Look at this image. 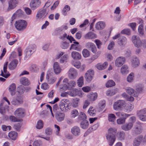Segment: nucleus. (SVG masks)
I'll use <instances>...</instances> for the list:
<instances>
[{"label": "nucleus", "instance_id": "39", "mask_svg": "<svg viewBox=\"0 0 146 146\" xmlns=\"http://www.w3.org/2000/svg\"><path fill=\"white\" fill-rule=\"evenodd\" d=\"M80 100L79 98H76L74 99L71 103L72 106L74 108L78 106Z\"/></svg>", "mask_w": 146, "mask_h": 146}, {"label": "nucleus", "instance_id": "19", "mask_svg": "<svg viewBox=\"0 0 146 146\" xmlns=\"http://www.w3.org/2000/svg\"><path fill=\"white\" fill-rule=\"evenodd\" d=\"M133 125V123L128 122V123L122 125L121 126V128L124 131H127L131 129Z\"/></svg>", "mask_w": 146, "mask_h": 146}, {"label": "nucleus", "instance_id": "1", "mask_svg": "<svg viewBox=\"0 0 146 146\" xmlns=\"http://www.w3.org/2000/svg\"><path fill=\"white\" fill-rule=\"evenodd\" d=\"M108 133L106 135L107 139L109 145H112L115 140V135L116 134L117 129L115 127H110L108 130Z\"/></svg>", "mask_w": 146, "mask_h": 146}, {"label": "nucleus", "instance_id": "18", "mask_svg": "<svg viewBox=\"0 0 146 146\" xmlns=\"http://www.w3.org/2000/svg\"><path fill=\"white\" fill-rule=\"evenodd\" d=\"M143 136L141 135L135 138L133 141V146H139L143 140Z\"/></svg>", "mask_w": 146, "mask_h": 146}, {"label": "nucleus", "instance_id": "4", "mask_svg": "<svg viewBox=\"0 0 146 146\" xmlns=\"http://www.w3.org/2000/svg\"><path fill=\"white\" fill-rule=\"evenodd\" d=\"M94 74V70L90 69L87 70L84 75V78L86 81L90 82L93 79Z\"/></svg>", "mask_w": 146, "mask_h": 146}, {"label": "nucleus", "instance_id": "61", "mask_svg": "<svg viewBox=\"0 0 146 146\" xmlns=\"http://www.w3.org/2000/svg\"><path fill=\"white\" fill-rule=\"evenodd\" d=\"M95 42L96 43L97 48L100 49L101 48V46L102 44V42L98 39H96L95 40Z\"/></svg>", "mask_w": 146, "mask_h": 146}, {"label": "nucleus", "instance_id": "63", "mask_svg": "<svg viewBox=\"0 0 146 146\" xmlns=\"http://www.w3.org/2000/svg\"><path fill=\"white\" fill-rule=\"evenodd\" d=\"M94 45L95 46L94 43L90 42H88L86 44V46L90 50H91V49L94 48Z\"/></svg>", "mask_w": 146, "mask_h": 146}, {"label": "nucleus", "instance_id": "12", "mask_svg": "<svg viewBox=\"0 0 146 146\" xmlns=\"http://www.w3.org/2000/svg\"><path fill=\"white\" fill-rule=\"evenodd\" d=\"M125 61V57H119L116 59L115 61V65L117 67H120L124 63Z\"/></svg>", "mask_w": 146, "mask_h": 146}, {"label": "nucleus", "instance_id": "29", "mask_svg": "<svg viewBox=\"0 0 146 146\" xmlns=\"http://www.w3.org/2000/svg\"><path fill=\"white\" fill-rule=\"evenodd\" d=\"M97 97L98 95L96 93L90 94L87 96L88 98L91 101H93L95 100Z\"/></svg>", "mask_w": 146, "mask_h": 146}, {"label": "nucleus", "instance_id": "38", "mask_svg": "<svg viewBox=\"0 0 146 146\" xmlns=\"http://www.w3.org/2000/svg\"><path fill=\"white\" fill-rule=\"evenodd\" d=\"M81 127L83 129H86L88 127L89 123L87 120H84L81 123Z\"/></svg>", "mask_w": 146, "mask_h": 146}, {"label": "nucleus", "instance_id": "52", "mask_svg": "<svg viewBox=\"0 0 146 146\" xmlns=\"http://www.w3.org/2000/svg\"><path fill=\"white\" fill-rule=\"evenodd\" d=\"M106 106V101L104 100L100 101L99 103L98 106L101 110H102Z\"/></svg>", "mask_w": 146, "mask_h": 146}, {"label": "nucleus", "instance_id": "21", "mask_svg": "<svg viewBox=\"0 0 146 146\" xmlns=\"http://www.w3.org/2000/svg\"><path fill=\"white\" fill-rule=\"evenodd\" d=\"M74 44H72L70 48V50L72 49L78 51L81 50V48L80 46L79 45V43L76 41L73 42Z\"/></svg>", "mask_w": 146, "mask_h": 146}, {"label": "nucleus", "instance_id": "7", "mask_svg": "<svg viewBox=\"0 0 146 146\" xmlns=\"http://www.w3.org/2000/svg\"><path fill=\"white\" fill-rule=\"evenodd\" d=\"M14 115L17 117L19 118H22L25 115V111L22 108H19L17 109L15 111Z\"/></svg>", "mask_w": 146, "mask_h": 146}, {"label": "nucleus", "instance_id": "35", "mask_svg": "<svg viewBox=\"0 0 146 146\" xmlns=\"http://www.w3.org/2000/svg\"><path fill=\"white\" fill-rule=\"evenodd\" d=\"M20 82L21 84L24 86L29 85L30 84L29 80L26 77L21 78L20 79Z\"/></svg>", "mask_w": 146, "mask_h": 146}, {"label": "nucleus", "instance_id": "20", "mask_svg": "<svg viewBox=\"0 0 146 146\" xmlns=\"http://www.w3.org/2000/svg\"><path fill=\"white\" fill-rule=\"evenodd\" d=\"M65 115L64 113L58 112L55 114V117L58 121H61L64 119Z\"/></svg>", "mask_w": 146, "mask_h": 146}, {"label": "nucleus", "instance_id": "9", "mask_svg": "<svg viewBox=\"0 0 146 146\" xmlns=\"http://www.w3.org/2000/svg\"><path fill=\"white\" fill-rule=\"evenodd\" d=\"M132 40L136 47L139 48L142 46V41L140 40L139 37L136 36H133L132 38Z\"/></svg>", "mask_w": 146, "mask_h": 146}, {"label": "nucleus", "instance_id": "62", "mask_svg": "<svg viewBox=\"0 0 146 146\" xmlns=\"http://www.w3.org/2000/svg\"><path fill=\"white\" fill-rule=\"evenodd\" d=\"M134 77V74L133 73H131L127 78V80L129 82H131L133 79Z\"/></svg>", "mask_w": 146, "mask_h": 146}, {"label": "nucleus", "instance_id": "44", "mask_svg": "<svg viewBox=\"0 0 146 146\" xmlns=\"http://www.w3.org/2000/svg\"><path fill=\"white\" fill-rule=\"evenodd\" d=\"M115 84V82L112 80H108L106 84V86L109 88L114 86Z\"/></svg>", "mask_w": 146, "mask_h": 146}, {"label": "nucleus", "instance_id": "27", "mask_svg": "<svg viewBox=\"0 0 146 146\" xmlns=\"http://www.w3.org/2000/svg\"><path fill=\"white\" fill-rule=\"evenodd\" d=\"M125 136V133L123 131H120L117 133V136L120 141L124 140Z\"/></svg>", "mask_w": 146, "mask_h": 146}, {"label": "nucleus", "instance_id": "48", "mask_svg": "<svg viewBox=\"0 0 146 146\" xmlns=\"http://www.w3.org/2000/svg\"><path fill=\"white\" fill-rule=\"evenodd\" d=\"M25 90V88L24 87L21 86L17 88V92L19 94H23Z\"/></svg>", "mask_w": 146, "mask_h": 146}, {"label": "nucleus", "instance_id": "50", "mask_svg": "<svg viewBox=\"0 0 146 146\" xmlns=\"http://www.w3.org/2000/svg\"><path fill=\"white\" fill-rule=\"evenodd\" d=\"M69 46V43L66 42H62L61 43L60 47L63 49H66Z\"/></svg>", "mask_w": 146, "mask_h": 146}, {"label": "nucleus", "instance_id": "26", "mask_svg": "<svg viewBox=\"0 0 146 146\" xmlns=\"http://www.w3.org/2000/svg\"><path fill=\"white\" fill-rule=\"evenodd\" d=\"M9 90L11 95L14 96L15 95L16 91V85L15 83H12L9 86Z\"/></svg>", "mask_w": 146, "mask_h": 146}, {"label": "nucleus", "instance_id": "45", "mask_svg": "<svg viewBox=\"0 0 146 146\" xmlns=\"http://www.w3.org/2000/svg\"><path fill=\"white\" fill-rule=\"evenodd\" d=\"M78 119L79 120H86L87 116L83 112H80V115H78Z\"/></svg>", "mask_w": 146, "mask_h": 146}, {"label": "nucleus", "instance_id": "54", "mask_svg": "<svg viewBox=\"0 0 146 146\" xmlns=\"http://www.w3.org/2000/svg\"><path fill=\"white\" fill-rule=\"evenodd\" d=\"M76 85V82L74 81H71L69 82L68 89H70L72 87H74Z\"/></svg>", "mask_w": 146, "mask_h": 146}, {"label": "nucleus", "instance_id": "57", "mask_svg": "<svg viewBox=\"0 0 146 146\" xmlns=\"http://www.w3.org/2000/svg\"><path fill=\"white\" fill-rule=\"evenodd\" d=\"M68 58V55L67 54L64 55L60 59V63H62L65 62H66Z\"/></svg>", "mask_w": 146, "mask_h": 146}, {"label": "nucleus", "instance_id": "36", "mask_svg": "<svg viewBox=\"0 0 146 146\" xmlns=\"http://www.w3.org/2000/svg\"><path fill=\"white\" fill-rule=\"evenodd\" d=\"M79 112L76 109H74L71 110L70 113V117L72 118H74L79 115Z\"/></svg>", "mask_w": 146, "mask_h": 146}, {"label": "nucleus", "instance_id": "24", "mask_svg": "<svg viewBox=\"0 0 146 146\" xmlns=\"http://www.w3.org/2000/svg\"><path fill=\"white\" fill-rule=\"evenodd\" d=\"M3 103H2L0 104V113L4 114L6 112L8 111L9 106L7 105L3 106Z\"/></svg>", "mask_w": 146, "mask_h": 146}, {"label": "nucleus", "instance_id": "25", "mask_svg": "<svg viewBox=\"0 0 146 146\" xmlns=\"http://www.w3.org/2000/svg\"><path fill=\"white\" fill-rule=\"evenodd\" d=\"M127 40L125 37L121 36L118 39V43L120 45H124L127 43Z\"/></svg>", "mask_w": 146, "mask_h": 146}, {"label": "nucleus", "instance_id": "37", "mask_svg": "<svg viewBox=\"0 0 146 146\" xmlns=\"http://www.w3.org/2000/svg\"><path fill=\"white\" fill-rule=\"evenodd\" d=\"M142 127L140 124H138L134 128V131L136 134H140L141 132Z\"/></svg>", "mask_w": 146, "mask_h": 146}, {"label": "nucleus", "instance_id": "46", "mask_svg": "<svg viewBox=\"0 0 146 146\" xmlns=\"http://www.w3.org/2000/svg\"><path fill=\"white\" fill-rule=\"evenodd\" d=\"M70 10V7L67 5H65L63 8L62 11V13L63 15H66L67 14V12Z\"/></svg>", "mask_w": 146, "mask_h": 146}, {"label": "nucleus", "instance_id": "43", "mask_svg": "<svg viewBox=\"0 0 146 146\" xmlns=\"http://www.w3.org/2000/svg\"><path fill=\"white\" fill-rule=\"evenodd\" d=\"M128 68L127 65H124L121 68V72L122 74H127L128 73Z\"/></svg>", "mask_w": 146, "mask_h": 146}, {"label": "nucleus", "instance_id": "31", "mask_svg": "<svg viewBox=\"0 0 146 146\" xmlns=\"http://www.w3.org/2000/svg\"><path fill=\"white\" fill-rule=\"evenodd\" d=\"M88 113L91 116H94L96 115V110L93 107L90 106L88 111Z\"/></svg>", "mask_w": 146, "mask_h": 146}, {"label": "nucleus", "instance_id": "64", "mask_svg": "<svg viewBox=\"0 0 146 146\" xmlns=\"http://www.w3.org/2000/svg\"><path fill=\"white\" fill-rule=\"evenodd\" d=\"M82 90L85 92H88L91 90V88L89 86H86L82 88Z\"/></svg>", "mask_w": 146, "mask_h": 146}, {"label": "nucleus", "instance_id": "2", "mask_svg": "<svg viewBox=\"0 0 146 146\" xmlns=\"http://www.w3.org/2000/svg\"><path fill=\"white\" fill-rule=\"evenodd\" d=\"M27 24L26 21L24 20H20L16 21L14 25L17 30L22 31L27 27Z\"/></svg>", "mask_w": 146, "mask_h": 146}, {"label": "nucleus", "instance_id": "60", "mask_svg": "<svg viewBox=\"0 0 146 146\" xmlns=\"http://www.w3.org/2000/svg\"><path fill=\"white\" fill-rule=\"evenodd\" d=\"M73 65L77 68H80L81 66V63L80 62L77 61L76 62H72Z\"/></svg>", "mask_w": 146, "mask_h": 146}, {"label": "nucleus", "instance_id": "32", "mask_svg": "<svg viewBox=\"0 0 146 146\" xmlns=\"http://www.w3.org/2000/svg\"><path fill=\"white\" fill-rule=\"evenodd\" d=\"M8 136L10 139L15 140L17 137L18 133L15 131H11L9 133Z\"/></svg>", "mask_w": 146, "mask_h": 146}, {"label": "nucleus", "instance_id": "42", "mask_svg": "<svg viewBox=\"0 0 146 146\" xmlns=\"http://www.w3.org/2000/svg\"><path fill=\"white\" fill-rule=\"evenodd\" d=\"M77 85L80 87H81L84 84V79L83 76L80 77L77 80Z\"/></svg>", "mask_w": 146, "mask_h": 146}, {"label": "nucleus", "instance_id": "40", "mask_svg": "<svg viewBox=\"0 0 146 146\" xmlns=\"http://www.w3.org/2000/svg\"><path fill=\"white\" fill-rule=\"evenodd\" d=\"M46 10L43 9L39 10L37 13V17L39 18H42L46 13Z\"/></svg>", "mask_w": 146, "mask_h": 146}, {"label": "nucleus", "instance_id": "14", "mask_svg": "<svg viewBox=\"0 0 146 146\" xmlns=\"http://www.w3.org/2000/svg\"><path fill=\"white\" fill-rule=\"evenodd\" d=\"M71 131L72 134L76 136L80 135V128L76 126H74L72 128Z\"/></svg>", "mask_w": 146, "mask_h": 146}, {"label": "nucleus", "instance_id": "17", "mask_svg": "<svg viewBox=\"0 0 146 146\" xmlns=\"http://www.w3.org/2000/svg\"><path fill=\"white\" fill-rule=\"evenodd\" d=\"M18 64V61L16 59H14L11 61L9 63L8 67L9 69L11 70L15 69L17 66Z\"/></svg>", "mask_w": 146, "mask_h": 146}, {"label": "nucleus", "instance_id": "5", "mask_svg": "<svg viewBox=\"0 0 146 146\" xmlns=\"http://www.w3.org/2000/svg\"><path fill=\"white\" fill-rule=\"evenodd\" d=\"M125 102L123 100H118L115 102L113 105V108L115 110H121L124 106Z\"/></svg>", "mask_w": 146, "mask_h": 146}, {"label": "nucleus", "instance_id": "58", "mask_svg": "<svg viewBox=\"0 0 146 146\" xmlns=\"http://www.w3.org/2000/svg\"><path fill=\"white\" fill-rule=\"evenodd\" d=\"M29 70L32 72H35L36 70V64H32L29 68Z\"/></svg>", "mask_w": 146, "mask_h": 146}, {"label": "nucleus", "instance_id": "53", "mask_svg": "<svg viewBox=\"0 0 146 146\" xmlns=\"http://www.w3.org/2000/svg\"><path fill=\"white\" fill-rule=\"evenodd\" d=\"M82 54L83 56L85 58L88 57L90 55L89 51L86 49H84L83 50Z\"/></svg>", "mask_w": 146, "mask_h": 146}, {"label": "nucleus", "instance_id": "49", "mask_svg": "<svg viewBox=\"0 0 146 146\" xmlns=\"http://www.w3.org/2000/svg\"><path fill=\"white\" fill-rule=\"evenodd\" d=\"M36 0H32L30 4V7L33 10L35 9L36 6Z\"/></svg>", "mask_w": 146, "mask_h": 146}, {"label": "nucleus", "instance_id": "13", "mask_svg": "<svg viewBox=\"0 0 146 146\" xmlns=\"http://www.w3.org/2000/svg\"><path fill=\"white\" fill-rule=\"evenodd\" d=\"M59 106L60 109L63 111H65L69 109V104L67 103L63 100H62L60 102Z\"/></svg>", "mask_w": 146, "mask_h": 146}, {"label": "nucleus", "instance_id": "41", "mask_svg": "<svg viewBox=\"0 0 146 146\" xmlns=\"http://www.w3.org/2000/svg\"><path fill=\"white\" fill-rule=\"evenodd\" d=\"M139 60L138 58L136 57L133 59V60L132 61V64L133 67H136L139 65Z\"/></svg>", "mask_w": 146, "mask_h": 146}, {"label": "nucleus", "instance_id": "6", "mask_svg": "<svg viewBox=\"0 0 146 146\" xmlns=\"http://www.w3.org/2000/svg\"><path fill=\"white\" fill-rule=\"evenodd\" d=\"M23 102V99L21 96H17L16 98H14L11 102L12 105L16 106H20Z\"/></svg>", "mask_w": 146, "mask_h": 146}, {"label": "nucleus", "instance_id": "11", "mask_svg": "<svg viewBox=\"0 0 146 146\" xmlns=\"http://www.w3.org/2000/svg\"><path fill=\"white\" fill-rule=\"evenodd\" d=\"M46 79L49 84H52L56 81L57 78L51 75L50 74H47L46 75Z\"/></svg>", "mask_w": 146, "mask_h": 146}, {"label": "nucleus", "instance_id": "3", "mask_svg": "<svg viewBox=\"0 0 146 146\" xmlns=\"http://www.w3.org/2000/svg\"><path fill=\"white\" fill-rule=\"evenodd\" d=\"M35 45H31L28 46L25 50V53L26 58H29L36 50Z\"/></svg>", "mask_w": 146, "mask_h": 146}, {"label": "nucleus", "instance_id": "22", "mask_svg": "<svg viewBox=\"0 0 146 146\" xmlns=\"http://www.w3.org/2000/svg\"><path fill=\"white\" fill-rule=\"evenodd\" d=\"M53 69L55 73L56 74H59L61 70V69L57 62H55L54 63Z\"/></svg>", "mask_w": 146, "mask_h": 146}, {"label": "nucleus", "instance_id": "28", "mask_svg": "<svg viewBox=\"0 0 146 146\" xmlns=\"http://www.w3.org/2000/svg\"><path fill=\"white\" fill-rule=\"evenodd\" d=\"M108 64L107 62H104L102 64L100 63L97 64L96 67L97 69L100 70H102L105 69L108 66Z\"/></svg>", "mask_w": 146, "mask_h": 146}, {"label": "nucleus", "instance_id": "15", "mask_svg": "<svg viewBox=\"0 0 146 146\" xmlns=\"http://www.w3.org/2000/svg\"><path fill=\"white\" fill-rule=\"evenodd\" d=\"M106 26V24L103 21H100L97 23L95 25V28L98 30L103 29Z\"/></svg>", "mask_w": 146, "mask_h": 146}, {"label": "nucleus", "instance_id": "16", "mask_svg": "<svg viewBox=\"0 0 146 146\" xmlns=\"http://www.w3.org/2000/svg\"><path fill=\"white\" fill-rule=\"evenodd\" d=\"M68 79L66 78H65L63 80L62 84L60 85V88L63 90H67L68 89Z\"/></svg>", "mask_w": 146, "mask_h": 146}, {"label": "nucleus", "instance_id": "55", "mask_svg": "<svg viewBox=\"0 0 146 146\" xmlns=\"http://www.w3.org/2000/svg\"><path fill=\"white\" fill-rule=\"evenodd\" d=\"M143 27L142 24L140 25L138 27V31L140 34L143 35Z\"/></svg>", "mask_w": 146, "mask_h": 146}, {"label": "nucleus", "instance_id": "30", "mask_svg": "<svg viewBox=\"0 0 146 146\" xmlns=\"http://www.w3.org/2000/svg\"><path fill=\"white\" fill-rule=\"evenodd\" d=\"M71 56L74 59L76 60H80L81 58L80 54L76 51L72 52L71 53Z\"/></svg>", "mask_w": 146, "mask_h": 146}, {"label": "nucleus", "instance_id": "59", "mask_svg": "<svg viewBox=\"0 0 146 146\" xmlns=\"http://www.w3.org/2000/svg\"><path fill=\"white\" fill-rule=\"evenodd\" d=\"M22 124L21 123H18L14 125V129L17 131H19L21 126Z\"/></svg>", "mask_w": 146, "mask_h": 146}, {"label": "nucleus", "instance_id": "56", "mask_svg": "<svg viewBox=\"0 0 146 146\" xmlns=\"http://www.w3.org/2000/svg\"><path fill=\"white\" fill-rule=\"evenodd\" d=\"M115 91L113 90H109L106 92V94L108 96L113 95L115 94Z\"/></svg>", "mask_w": 146, "mask_h": 146}, {"label": "nucleus", "instance_id": "33", "mask_svg": "<svg viewBox=\"0 0 146 146\" xmlns=\"http://www.w3.org/2000/svg\"><path fill=\"white\" fill-rule=\"evenodd\" d=\"M96 37V35L92 32H88L85 36V38L86 39H93Z\"/></svg>", "mask_w": 146, "mask_h": 146}, {"label": "nucleus", "instance_id": "8", "mask_svg": "<svg viewBox=\"0 0 146 146\" xmlns=\"http://www.w3.org/2000/svg\"><path fill=\"white\" fill-rule=\"evenodd\" d=\"M68 77L71 79H74L76 78L77 75V72L74 68H70L68 72Z\"/></svg>", "mask_w": 146, "mask_h": 146}, {"label": "nucleus", "instance_id": "34", "mask_svg": "<svg viewBox=\"0 0 146 146\" xmlns=\"http://www.w3.org/2000/svg\"><path fill=\"white\" fill-rule=\"evenodd\" d=\"M126 92L127 93L130 95H131L132 96H134V97L137 96V94L134 92V90L130 87H129L126 89Z\"/></svg>", "mask_w": 146, "mask_h": 146}, {"label": "nucleus", "instance_id": "51", "mask_svg": "<svg viewBox=\"0 0 146 146\" xmlns=\"http://www.w3.org/2000/svg\"><path fill=\"white\" fill-rule=\"evenodd\" d=\"M44 123L41 120H39L37 122V129H40L43 127Z\"/></svg>", "mask_w": 146, "mask_h": 146}, {"label": "nucleus", "instance_id": "10", "mask_svg": "<svg viewBox=\"0 0 146 146\" xmlns=\"http://www.w3.org/2000/svg\"><path fill=\"white\" fill-rule=\"evenodd\" d=\"M8 63V62H7L4 64L3 68V72L2 70H1V73L0 74L1 76L5 78H8L10 75L7 70Z\"/></svg>", "mask_w": 146, "mask_h": 146}, {"label": "nucleus", "instance_id": "23", "mask_svg": "<svg viewBox=\"0 0 146 146\" xmlns=\"http://www.w3.org/2000/svg\"><path fill=\"white\" fill-rule=\"evenodd\" d=\"M17 4V0H10L9 2V6L8 8V10L14 8Z\"/></svg>", "mask_w": 146, "mask_h": 146}, {"label": "nucleus", "instance_id": "47", "mask_svg": "<svg viewBox=\"0 0 146 146\" xmlns=\"http://www.w3.org/2000/svg\"><path fill=\"white\" fill-rule=\"evenodd\" d=\"M116 117L115 115L113 113H110L108 115V120L109 121L114 122L115 120Z\"/></svg>", "mask_w": 146, "mask_h": 146}]
</instances>
